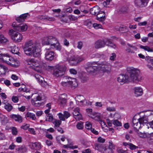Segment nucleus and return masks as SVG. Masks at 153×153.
<instances>
[{
	"label": "nucleus",
	"mask_w": 153,
	"mask_h": 153,
	"mask_svg": "<svg viewBox=\"0 0 153 153\" xmlns=\"http://www.w3.org/2000/svg\"><path fill=\"white\" fill-rule=\"evenodd\" d=\"M127 71L129 74V77L126 75H120L117 78V80L119 82L123 83H126L130 79L134 82H137L141 79L140 71L138 69L130 67L127 68Z\"/></svg>",
	"instance_id": "1"
},
{
	"label": "nucleus",
	"mask_w": 153,
	"mask_h": 153,
	"mask_svg": "<svg viewBox=\"0 0 153 153\" xmlns=\"http://www.w3.org/2000/svg\"><path fill=\"white\" fill-rule=\"evenodd\" d=\"M39 46V43L31 40L26 42L23 48L25 53L27 56L37 57L40 55Z\"/></svg>",
	"instance_id": "2"
},
{
	"label": "nucleus",
	"mask_w": 153,
	"mask_h": 153,
	"mask_svg": "<svg viewBox=\"0 0 153 153\" xmlns=\"http://www.w3.org/2000/svg\"><path fill=\"white\" fill-rule=\"evenodd\" d=\"M148 122V118L146 115L140 117L138 119L133 117L132 121V126L134 130L138 131L139 129L141 128Z\"/></svg>",
	"instance_id": "3"
},
{
	"label": "nucleus",
	"mask_w": 153,
	"mask_h": 153,
	"mask_svg": "<svg viewBox=\"0 0 153 153\" xmlns=\"http://www.w3.org/2000/svg\"><path fill=\"white\" fill-rule=\"evenodd\" d=\"M44 44L50 45L51 48H55L58 51L61 50V47L58 40L54 36H50L46 37L44 40Z\"/></svg>",
	"instance_id": "4"
},
{
	"label": "nucleus",
	"mask_w": 153,
	"mask_h": 153,
	"mask_svg": "<svg viewBox=\"0 0 153 153\" xmlns=\"http://www.w3.org/2000/svg\"><path fill=\"white\" fill-rule=\"evenodd\" d=\"M94 146L96 149L103 153H113V149H114V147L111 144L109 145L108 146H106L95 143Z\"/></svg>",
	"instance_id": "5"
},
{
	"label": "nucleus",
	"mask_w": 153,
	"mask_h": 153,
	"mask_svg": "<svg viewBox=\"0 0 153 153\" xmlns=\"http://www.w3.org/2000/svg\"><path fill=\"white\" fill-rule=\"evenodd\" d=\"M9 34L12 39L15 42H20L22 39V35L18 32H16L13 30H10Z\"/></svg>",
	"instance_id": "6"
},
{
	"label": "nucleus",
	"mask_w": 153,
	"mask_h": 153,
	"mask_svg": "<svg viewBox=\"0 0 153 153\" xmlns=\"http://www.w3.org/2000/svg\"><path fill=\"white\" fill-rule=\"evenodd\" d=\"M99 68L98 62L88 63L85 65V69L88 72L91 73L97 70Z\"/></svg>",
	"instance_id": "7"
},
{
	"label": "nucleus",
	"mask_w": 153,
	"mask_h": 153,
	"mask_svg": "<svg viewBox=\"0 0 153 153\" xmlns=\"http://www.w3.org/2000/svg\"><path fill=\"white\" fill-rule=\"evenodd\" d=\"M66 68L65 66L60 65L56 66L54 69L53 74L56 77L62 76L65 73Z\"/></svg>",
	"instance_id": "8"
},
{
	"label": "nucleus",
	"mask_w": 153,
	"mask_h": 153,
	"mask_svg": "<svg viewBox=\"0 0 153 153\" xmlns=\"http://www.w3.org/2000/svg\"><path fill=\"white\" fill-rule=\"evenodd\" d=\"M99 68L104 72H109L111 69V66L110 64L107 62L105 61L98 62Z\"/></svg>",
	"instance_id": "9"
},
{
	"label": "nucleus",
	"mask_w": 153,
	"mask_h": 153,
	"mask_svg": "<svg viewBox=\"0 0 153 153\" xmlns=\"http://www.w3.org/2000/svg\"><path fill=\"white\" fill-rule=\"evenodd\" d=\"M63 79L65 81H63L61 82V85L64 87H69L72 85L74 82L76 81V79L75 78H71L67 76H64L63 77Z\"/></svg>",
	"instance_id": "10"
},
{
	"label": "nucleus",
	"mask_w": 153,
	"mask_h": 153,
	"mask_svg": "<svg viewBox=\"0 0 153 153\" xmlns=\"http://www.w3.org/2000/svg\"><path fill=\"white\" fill-rule=\"evenodd\" d=\"M12 26L14 29L19 31H24L27 29V27L25 24L23 23L18 25L16 23H13Z\"/></svg>",
	"instance_id": "11"
},
{
	"label": "nucleus",
	"mask_w": 153,
	"mask_h": 153,
	"mask_svg": "<svg viewBox=\"0 0 153 153\" xmlns=\"http://www.w3.org/2000/svg\"><path fill=\"white\" fill-rule=\"evenodd\" d=\"M31 97H33L31 100V102L32 104L33 105L35 106H39L40 105V104L39 103H35L34 102H37L41 100V97L37 93L33 94L31 96Z\"/></svg>",
	"instance_id": "12"
},
{
	"label": "nucleus",
	"mask_w": 153,
	"mask_h": 153,
	"mask_svg": "<svg viewBox=\"0 0 153 153\" xmlns=\"http://www.w3.org/2000/svg\"><path fill=\"white\" fill-rule=\"evenodd\" d=\"M75 99L77 104L80 106H84L87 103L86 100L82 96H77L75 97Z\"/></svg>",
	"instance_id": "13"
},
{
	"label": "nucleus",
	"mask_w": 153,
	"mask_h": 153,
	"mask_svg": "<svg viewBox=\"0 0 153 153\" xmlns=\"http://www.w3.org/2000/svg\"><path fill=\"white\" fill-rule=\"evenodd\" d=\"M46 52L45 54L46 59L49 61L52 60L54 57V52L48 48H46Z\"/></svg>",
	"instance_id": "14"
},
{
	"label": "nucleus",
	"mask_w": 153,
	"mask_h": 153,
	"mask_svg": "<svg viewBox=\"0 0 153 153\" xmlns=\"http://www.w3.org/2000/svg\"><path fill=\"white\" fill-rule=\"evenodd\" d=\"M35 77L36 78L37 81H38L41 85L44 87H47L48 86V84L46 82L43 80V77L38 74H35Z\"/></svg>",
	"instance_id": "15"
},
{
	"label": "nucleus",
	"mask_w": 153,
	"mask_h": 153,
	"mask_svg": "<svg viewBox=\"0 0 153 153\" xmlns=\"http://www.w3.org/2000/svg\"><path fill=\"white\" fill-rule=\"evenodd\" d=\"M149 0H135L134 4L135 5L139 7H143L147 5Z\"/></svg>",
	"instance_id": "16"
},
{
	"label": "nucleus",
	"mask_w": 153,
	"mask_h": 153,
	"mask_svg": "<svg viewBox=\"0 0 153 153\" xmlns=\"http://www.w3.org/2000/svg\"><path fill=\"white\" fill-rule=\"evenodd\" d=\"M127 45L128 47L126 48L125 51L128 53H134L135 51L137 50V48L135 46H134L129 43H127Z\"/></svg>",
	"instance_id": "17"
},
{
	"label": "nucleus",
	"mask_w": 153,
	"mask_h": 153,
	"mask_svg": "<svg viewBox=\"0 0 153 153\" xmlns=\"http://www.w3.org/2000/svg\"><path fill=\"white\" fill-rule=\"evenodd\" d=\"M96 19L103 24L104 21L105 20V13L104 12L101 11L96 16Z\"/></svg>",
	"instance_id": "18"
},
{
	"label": "nucleus",
	"mask_w": 153,
	"mask_h": 153,
	"mask_svg": "<svg viewBox=\"0 0 153 153\" xmlns=\"http://www.w3.org/2000/svg\"><path fill=\"white\" fill-rule=\"evenodd\" d=\"M67 95L65 94H63L60 96L59 98L58 102L60 106H63L66 104Z\"/></svg>",
	"instance_id": "19"
},
{
	"label": "nucleus",
	"mask_w": 153,
	"mask_h": 153,
	"mask_svg": "<svg viewBox=\"0 0 153 153\" xmlns=\"http://www.w3.org/2000/svg\"><path fill=\"white\" fill-rule=\"evenodd\" d=\"M11 58L12 57L7 54H0V59L8 64V62H10L11 60Z\"/></svg>",
	"instance_id": "20"
},
{
	"label": "nucleus",
	"mask_w": 153,
	"mask_h": 153,
	"mask_svg": "<svg viewBox=\"0 0 153 153\" xmlns=\"http://www.w3.org/2000/svg\"><path fill=\"white\" fill-rule=\"evenodd\" d=\"M105 42L104 40H98L94 44V47L96 49H98L104 47L105 46Z\"/></svg>",
	"instance_id": "21"
},
{
	"label": "nucleus",
	"mask_w": 153,
	"mask_h": 153,
	"mask_svg": "<svg viewBox=\"0 0 153 153\" xmlns=\"http://www.w3.org/2000/svg\"><path fill=\"white\" fill-rule=\"evenodd\" d=\"M134 94L136 97L142 96L143 93L142 88L140 87H135L134 88Z\"/></svg>",
	"instance_id": "22"
},
{
	"label": "nucleus",
	"mask_w": 153,
	"mask_h": 153,
	"mask_svg": "<svg viewBox=\"0 0 153 153\" xmlns=\"http://www.w3.org/2000/svg\"><path fill=\"white\" fill-rule=\"evenodd\" d=\"M29 16L30 15L29 13H24L20 15L19 17H17L16 18V20L19 22H23L27 18L29 17Z\"/></svg>",
	"instance_id": "23"
},
{
	"label": "nucleus",
	"mask_w": 153,
	"mask_h": 153,
	"mask_svg": "<svg viewBox=\"0 0 153 153\" xmlns=\"http://www.w3.org/2000/svg\"><path fill=\"white\" fill-rule=\"evenodd\" d=\"M101 11L99 7L96 6L90 9V13L92 15L97 16Z\"/></svg>",
	"instance_id": "24"
},
{
	"label": "nucleus",
	"mask_w": 153,
	"mask_h": 153,
	"mask_svg": "<svg viewBox=\"0 0 153 153\" xmlns=\"http://www.w3.org/2000/svg\"><path fill=\"white\" fill-rule=\"evenodd\" d=\"M10 117L14 120L16 121L19 123H22V117L19 114H12L10 115Z\"/></svg>",
	"instance_id": "25"
},
{
	"label": "nucleus",
	"mask_w": 153,
	"mask_h": 153,
	"mask_svg": "<svg viewBox=\"0 0 153 153\" xmlns=\"http://www.w3.org/2000/svg\"><path fill=\"white\" fill-rule=\"evenodd\" d=\"M8 65L13 67H17L19 65V61L13 58H11V60L10 62H8Z\"/></svg>",
	"instance_id": "26"
},
{
	"label": "nucleus",
	"mask_w": 153,
	"mask_h": 153,
	"mask_svg": "<svg viewBox=\"0 0 153 153\" xmlns=\"http://www.w3.org/2000/svg\"><path fill=\"white\" fill-rule=\"evenodd\" d=\"M32 146V149H35L36 150H40L41 148V145L40 143L36 142L35 143H31Z\"/></svg>",
	"instance_id": "27"
},
{
	"label": "nucleus",
	"mask_w": 153,
	"mask_h": 153,
	"mask_svg": "<svg viewBox=\"0 0 153 153\" xmlns=\"http://www.w3.org/2000/svg\"><path fill=\"white\" fill-rule=\"evenodd\" d=\"M26 62L28 65H33L34 66L37 67L38 66V65H36V63H38L36 60L33 59H28L26 61Z\"/></svg>",
	"instance_id": "28"
},
{
	"label": "nucleus",
	"mask_w": 153,
	"mask_h": 153,
	"mask_svg": "<svg viewBox=\"0 0 153 153\" xmlns=\"http://www.w3.org/2000/svg\"><path fill=\"white\" fill-rule=\"evenodd\" d=\"M69 61L71 64L74 65L78 62V58L73 56L69 59Z\"/></svg>",
	"instance_id": "29"
},
{
	"label": "nucleus",
	"mask_w": 153,
	"mask_h": 153,
	"mask_svg": "<svg viewBox=\"0 0 153 153\" xmlns=\"http://www.w3.org/2000/svg\"><path fill=\"white\" fill-rule=\"evenodd\" d=\"M16 150L20 153H25L27 151V149L24 146H22L16 149Z\"/></svg>",
	"instance_id": "30"
},
{
	"label": "nucleus",
	"mask_w": 153,
	"mask_h": 153,
	"mask_svg": "<svg viewBox=\"0 0 153 153\" xmlns=\"http://www.w3.org/2000/svg\"><path fill=\"white\" fill-rule=\"evenodd\" d=\"M11 52L13 54H17L19 56L21 55V53L19 52L18 48L16 46H14L12 48Z\"/></svg>",
	"instance_id": "31"
},
{
	"label": "nucleus",
	"mask_w": 153,
	"mask_h": 153,
	"mask_svg": "<svg viewBox=\"0 0 153 153\" xmlns=\"http://www.w3.org/2000/svg\"><path fill=\"white\" fill-rule=\"evenodd\" d=\"M112 122L113 124L115 126L114 127L121 126H122V124L121 122L117 120H112Z\"/></svg>",
	"instance_id": "32"
},
{
	"label": "nucleus",
	"mask_w": 153,
	"mask_h": 153,
	"mask_svg": "<svg viewBox=\"0 0 153 153\" xmlns=\"http://www.w3.org/2000/svg\"><path fill=\"white\" fill-rule=\"evenodd\" d=\"M46 119L45 121L48 122H52L53 119V115L51 114H48L46 115Z\"/></svg>",
	"instance_id": "33"
},
{
	"label": "nucleus",
	"mask_w": 153,
	"mask_h": 153,
	"mask_svg": "<svg viewBox=\"0 0 153 153\" xmlns=\"http://www.w3.org/2000/svg\"><path fill=\"white\" fill-rule=\"evenodd\" d=\"M8 41V40L3 35H0V43H5Z\"/></svg>",
	"instance_id": "34"
},
{
	"label": "nucleus",
	"mask_w": 153,
	"mask_h": 153,
	"mask_svg": "<svg viewBox=\"0 0 153 153\" xmlns=\"http://www.w3.org/2000/svg\"><path fill=\"white\" fill-rule=\"evenodd\" d=\"M94 119L96 120H97L99 121V123L101 125V126L102 127L103 126H104L105 125V123L100 118V117H94Z\"/></svg>",
	"instance_id": "35"
},
{
	"label": "nucleus",
	"mask_w": 153,
	"mask_h": 153,
	"mask_svg": "<svg viewBox=\"0 0 153 153\" xmlns=\"http://www.w3.org/2000/svg\"><path fill=\"white\" fill-rule=\"evenodd\" d=\"M4 107L5 109H6L8 112L10 111L13 108V107L12 105L9 103L6 104L4 105Z\"/></svg>",
	"instance_id": "36"
},
{
	"label": "nucleus",
	"mask_w": 153,
	"mask_h": 153,
	"mask_svg": "<svg viewBox=\"0 0 153 153\" xmlns=\"http://www.w3.org/2000/svg\"><path fill=\"white\" fill-rule=\"evenodd\" d=\"M140 47L141 48L143 49L145 51H147L148 52H152L153 51V50L149 48L148 46H143L141 45L140 46Z\"/></svg>",
	"instance_id": "37"
},
{
	"label": "nucleus",
	"mask_w": 153,
	"mask_h": 153,
	"mask_svg": "<svg viewBox=\"0 0 153 153\" xmlns=\"http://www.w3.org/2000/svg\"><path fill=\"white\" fill-rule=\"evenodd\" d=\"M80 113V109L79 108L76 107L74 108V112L73 113V115H74V116L77 115L79 114Z\"/></svg>",
	"instance_id": "38"
},
{
	"label": "nucleus",
	"mask_w": 153,
	"mask_h": 153,
	"mask_svg": "<svg viewBox=\"0 0 153 153\" xmlns=\"http://www.w3.org/2000/svg\"><path fill=\"white\" fill-rule=\"evenodd\" d=\"M62 122L59 120H55L53 123L54 125V126L56 127H59L61 124Z\"/></svg>",
	"instance_id": "39"
},
{
	"label": "nucleus",
	"mask_w": 153,
	"mask_h": 153,
	"mask_svg": "<svg viewBox=\"0 0 153 153\" xmlns=\"http://www.w3.org/2000/svg\"><path fill=\"white\" fill-rule=\"evenodd\" d=\"M93 26L95 29H96L102 28V26L101 24H97V23H94L93 24Z\"/></svg>",
	"instance_id": "40"
},
{
	"label": "nucleus",
	"mask_w": 153,
	"mask_h": 153,
	"mask_svg": "<svg viewBox=\"0 0 153 153\" xmlns=\"http://www.w3.org/2000/svg\"><path fill=\"white\" fill-rule=\"evenodd\" d=\"M63 147L64 148H70L72 149H76L78 148L77 146H73V145L72 146H69L68 145H63Z\"/></svg>",
	"instance_id": "41"
},
{
	"label": "nucleus",
	"mask_w": 153,
	"mask_h": 153,
	"mask_svg": "<svg viewBox=\"0 0 153 153\" xmlns=\"http://www.w3.org/2000/svg\"><path fill=\"white\" fill-rule=\"evenodd\" d=\"M27 117H30V118H31L33 120H35L36 119L35 114L33 113H27Z\"/></svg>",
	"instance_id": "42"
},
{
	"label": "nucleus",
	"mask_w": 153,
	"mask_h": 153,
	"mask_svg": "<svg viewBox=\"0 0 153 153\" xmlns=\"http://www.w3.org/2000/svg\"><path fill=\"white\" fill-rule=\"evenodd\" d=\"M85 127L88 130L91 129L92 128L91 123L89 122H87L86 123Z\"/></svg>",
	"instance_id": "43"
},
{
	"label": "nucleus",
	"mask_w": 153,
	"mask_h": 153,
	"mask_svg": "<svg viewBox=\"0 0 153 153\" xmlns=\"http://www.w3.org/2000/svg\"><path fill=\"white\" fill-rule=\"evenodd\" d=\"M119 30L120 31H122L123 33L126 32L128 30L127 27L126 26L120 27L119 28Z\"/></svg>",
	"instance_id": "44"
},
{
	"label": "nucleus",
	"mask_w": 153,
	"mask_h": 153,
	"mask_svg": "<svg viewBox=\"0 0 153 153\" xmlns=\"http://www.w3.org/2000/svg\"><path fill=\"white\" fill-rule=\"evenodd\" d=\"M12 132L13 134L14 135H17L18 131H17L16 128L14 127H13L11 128Z\"/></svg>",
	"instance_id": "45"
},
{
	"label": "nucleus",
	"mask_w": 153,
	"mask_h": 153,
	"mask_svg": "<svg viewBox=\"0 0 153 153\" xmlns=\"http://www.w3.org/2000/svg\"><path fill=\"white\" fill-rule=\"evenodd\" d=\"M145 60L148 62L153 63V59H152L151 57L149 56H146Z\"/></svg>",
	"instance_id": "46"
},
{
	"label": "nucleus",
	"mask_w": 153,
	"mask_h": 153,
	"mask_svg": "<svg viewBox=\"0 0 153 153\" xmlns=\"http://www.w3.org/2000/svg\"><path fill=\"white\" fill-rule=\"evenodd\" d=\"M58 115L60 121L65 120V118L64 114L63 115L62 113H60L58 114Z\"/></svg>",
	"instance_id": "47"
},
{
	"label": "nucleus",
	"mask_w": 153,
	"mask_h": 153,
	"mask_svg": "<svg viewBox=\"0 0 153 153\" xmlns=\"http://www.w3.org/2000/svg\"><path fill=\"white\" fill-rule=\"evenodd\" d=\"M44 19L45 20H48L50 21H54L55 20V19L54 18L47 16H45Z\"/></svg>",
	"instance_id": "48"
},
{
	"label": "nucleus",
	"mask_w": 153,
	"mask_h": 153,
	"mask_svg": "<svg viewBox=\"0 0 153 153\" xmlns=\"http://www.w3.org/2000/svg\"><path fill=\"white\" fill-rule=\"evenodd\" d=\"M12 100L14 102H17L19 101V98L16 96H14L12 97Z\"/></svg>",
	"instance_id": "49"
},
{
	"label": "nucleus",
	"mask_w": 153,
	"mask_h": 153,
	"mask_svg": "<svg viewBox=\"0 0 153 153\" xmlns=\"http://www.w3.org/2000/svg\"><path fill=\"white\" fill-rule=\"evenodd\" d=\"M74 117L76 120H80L82 119V115L79 113L77 115L74 116Z\"/></svg>",
	"instance_id": "50"
},
{
	"label": "nucleus",
	"mask_w": 153,
	"mask_h": 153,
	"mask_svg": "<svg viewBox=\"0 0 153 153\" xmlns=\"http://www.w3.org/2000/svg\"><path fill=\"white\" fill-rule=\"evenodd\" d=\"M64 115L65 118L67 119L70 116V114L68 111H65L64 112Z\"/></svg>",
	"instance_id": "51"
},
{
	"label": "nucleus",
	"mask_w": 153,
	"mask_h": 153,
	"mask_svg": "<svg viewBox=\"0 0 153 153\" xmlns=\"http://www.w3.org/2000/svg\"><path fill=\"white\" fill-rule=\"evenodd\" d=\"M104 41L105 42V45H106L108 46H109L110 43L111 42V40L108 39H106Z\"/></svg>",
	"instance_id": "52"
},
{
	"label": "nucleus",
	"mask_w": 153,
	"mask_h": 153,
	"mask_svg": "<svg viewBox=\"0 0 153 153\" xmlns=\"http://www.w3.org/2000/svg\"><path fill=\"white\" fill-rule=\"evenodd\" d=\"M129 146L130 149L131 150L135 149L137 148V147L131 143H129Z\"/></svg>",
	"instance_id": "53"
},
{
	"label": "nucleus",
	"mask_w": 153,
	"mask_h": 153,
	"mask_svg": "<svg viewBox=\"0 0 153 153\" xmlns=\"http://www.w3.org/2000/svg\"><path fill=\"white\" fill-rule=\"evenodd\" d=\"M116 57V55L115 53H111L110 57V59L112 61H114Z\"/></svg>",
	"instance_id": "54"
},
{
	"label": "nucleus",
	"mask_w": 153,
	"mask_h": 153,
	"mask_svg": "<svg viewBox=\"0 0 153 153\" xmlns=\"http://www.w3.org/2000/svg\"><path fill=\"white\" fill-rule=\"evenodd\" d=\"M84 24L88 27H90L92 25L91 22L90 20L85 21L84 22Z\"/></svg>",
	"instance_id": "55"
},
{
	"label": "nucleus",
	"mask_w": 153,
	"mask_h": 153,
	"mask_svg": "<svg viewBox=\"0 0 153 153\" xmlns=\"http://www.w3.org/2000/svg\"><path fill=\"white\" fill-rule=\"evenodd\" d=\"M83 43L81 41L78 42L77 43V48L79 49H81L82 47Z\"/></svg>",
	"instance_id": "56"
},
{
	"label": "nucleus",
	"mask_w": 153,
	"mask_h": 153,
	"mask_svg": "<svg viewBox=\"0 0 153 153\" xmlns=\"http://www.w3.org/2000/svg\"><path fill=\"white\" fill-rule=\"evenodd\" d=\"M76 127L79 129H81L83 128V125L82 123H78L76 125Z\"/></svg>",
	"instance_id": "57"
},
{
	"label": "nucleus",
	"mask_w": 153,
	"mask_h": 153,
	"mask_svg": "<svg viewBox=\"0 0 153 153\" xmlns=\"http://www.w3.org/2000/svg\"><path fill=\"white\" fill-rule=\"evenodd\" d=\"M97 141L98 142L101 143H104L105 141V140L102 138L101 137H100L98 138L97 139Z\"/></svg>",
	"instance_id": "58"
},
{
	"label": "nucleus",
	"mask_w": 153,
	"mask_h": 153,
	"mask_svg": "<svg viewBox=\"0 0 153 153\" xmlns=\"http://www.w3.org/2000/svg\"><path fill=\"white\" fill-rule=\"evenodd\" d=\"M106 110L109 111H115V109L114 107H108L106 108Z\"/></svg>",
	"instance_id": "59"
},
{
	"label": "nucleus",
	"mask_w": 153,
	"mask_h": 153,
	"mask_svg": "<svg viewBox=\"0 0 153 153\" xmlns=\"http://www.w3.org/2000/svg\"><path fill=\"white\" fill-rule=\"evenodd\" d=\"M70 72L71 74H76L77 73V71L75 69L71 68L70 69Z\"/></svg>",
	"instance_id": "60"
},
{
	"label": "nucleus",
	"mask_w": 153,
	"mask_h": 153,
	"mask_svg": "<svg viewBox=\"0 0 153 153\" xmlns=\"http://www.w3.org/2000/svg\"><path fill=\"white\" fill-rule=\"evenodd\" d=\"M67 140L68 141V144L66 145H68L69 146H72L73 145V143L71 140L68 138H67Z\"/></svg>",
	"instance_id": "61"
},
{
	"label": "nucleus",
	"mask_w": 153,
	"mask_h": 153,
	"mask_svg": "<svg viewBox=\"0 0 153 153\" xmlns=\"http://www.w3.org/2000/svg\"><path fill=\"white\" fill-rule=\"evenodd\" d=\"M29 126V125L28 124H26L24 125H23L21 127V128L24 130L27 129Z\"/></svg>",
	"instance_id": "62"
},
{
	"label": "nucleus",
	"mask_w": 153,
	"mask_h": 153,
	"mask_svg": "<svg viewBox=\"0 0 153 153\" xmlns=\"http://www.w3.org/2000/svg\"><path fill=\"white\" fill-rule=\"evenodd\" d=\"M91 152V150L89 149H88L82 151V153H90Z\"/></svg>",
	"instance_id": "63"
},
{
	"label": "nucleus",
	"mask_w": 153,
	"mask_h": 153,
	"mask_svg": "<svg viewBox=\"0 0 153 153\" xmlns=\"http://www.w3.org/2000/svg\"><path fill=\"white\" fill-rule=\"evenodd\" d=\"M4 82L7 86H8L10 85V81L6 79L4 80Z\"/></svg>",
	"instance_id": "64"
}]
</instances>
